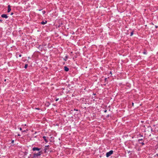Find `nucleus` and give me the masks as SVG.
<instances>
[{"instance_id":"nucleus-4","label":"nucleus","mask_w":158,"mask_h":158,"mask_svg":"<svg viewBox=\"0 0 158 158\" xmlns=\"http://www.w3.org/2000/svg\"><path fill=\"white\" fill-rule=\"evenodd\" d=\"M1 17L3 18L7 19L8 18V16L6 14H2L1 15Z\"/></svg>"},{"instance_id":"nucleus-35","label":"nucleus","mask_w":158,"mask_h":158,"mask_svg":"<svg viewBox=\"0 0 158 158\" xmlns=\"http://www.w3.org/2000/svg\"><path fill=\"white\" fill-rule=\"evenodd\" d=\"M25 131H26L25 130H24V131H22V132H25Z\"/></svg>"},{"instance_id":"nucleus-27","label":"nucleus","mask_w":158,"mask_h":158,"mask_svg":"<svg viewBox=\"0 0 158 158\" xmlns=\"http://www.w3.org/2000/svg\"><path fill=\"white\" fill-rule=\"evenodd\" d=\"M19 130H20V131H22V128H21V127H20V128H19Z\"/></svg>"},{"instance_id":"nucleus-23","label":"nucleus","mask_w":158,"mask_h":158,"mask_svg":"<svg viewBox=\"0 0 158 158\" xmlns=\"http://www.w3.org/2000/svg\"><path fill=\"white\" fill-rule=\"evenodd\" d=\"M58 100H59V98H56V101H58Z\"/></svg>"},{"instance_id":"nucleus-5","label":"nucleus","mask_w":158,"mask_h":158,"mask_svg":"<svg viewBox=\"0 0 158 158\" xmlns=\"http://www.w3.org/2000/svg\"><path fill=\"white\" fill-rule=\"evenodd\" d=\"M7 7H8L7 12L8 13H9V12H10V11L11 10V8H10L11 6H10V5H8V6Z\"/></svg>"},{"instance_id":"nucleus-6","label":"nucleus","mask_w":158,"mask_h":158,"mask_svg":"<svg viewBox=\"0 0 158 158\" xmlns=\"http://www.w3.org/2000/svg\"><path fill=\"white\" fill-rule=\"evenodd\" d=\"M43 138L44 139V140L45 141L46 143H47L48 142V140H47V138H48V137L44 136L43 137Z\"/></svg>"},{"instance_id":"nucleus-24","label":"nucleus","mask_w":158,"mask_h":158,"mask_svg":"<svg viewBox=\"0 0 158 158\" xmlns=\"http://www.w3.org/2000/svg\"><path fill=\"white\" fill-rule=\"evenodd\" d=\"M35 109H36V110H40V108H35Z\"/></svg>"},{"instance_id":"nucleus-25","label":"nucleus","mask_w":158,"mask_h":158,"mask_svg":"<svg viewBox=\"0 0 158 158\" xmlns=\"http://www.w3.org/2000/svg\"><path fill=\"white\" fill-rule=\"evenodd\" d=\"M109 117V114H108V115H107L106 116V118H108V117Z\"/></svg>"},{"instance_id":"nucleus-33","label":"nucleus","mask_w":158,"mask_h":158,"mask_svg":"<svg viewBox=\"0 0 158 158\" xmlns=\"http://www.w3.org/2000/svg\"><path fill=\"white\" fill-rule=\"evenodd\" d=\"M21 56H22V55H21V54H20V55H19V57H21Z\"/></svg>"},{"instance_id":"nucleus-3","label":"nucleus","mask_w":158,"mask_h":158,"mask_svg":"<svg viewBox=\"0 0 158 158\" xmlns=\"http://www.w3.org/2000/svg\"><path fill=\"white\" fill-rule=\"evenodd\" d=\"M41 148H39L37 147H33L32 148V150L33 151H38L39 152L40 151V150L41 149Z\"/></svg>"},{"instance_id":"nucleus-15","label":"nucleus","mask_w":158,"mask_h":158,"mask_svg":"<svg viewBox=\"0 0 158 158\" xmlns=\"http://www.w3.org/2000/svg\"><path fill=\"white\" fill-rule=\"evenodd\" d=\"M27 66H28V64H25V65L24 68L25 69H27Z\"/></svg>"},{"instance_id":"nucleus-10","label":"nucleus","mask_w":158,"mask_h":158,"mask_svg":"<svg viewBox=\"0 0 158 158\" xmlns=\"http://www.w3.org/2000/svg\"><path fill=\"white\" fill-rule=\"evenodd\" d=\"M45 105L46 106L48 107L50 105V103L49 102H47L46 103Z\"/></svg>"},{"instance_id":"nucleus-32","label":"nucleus","mask_w":158,"mask_h":158,"mask_svg":"<svg viewBox=\"0 0 158 158\" xmlns=\"http://www.w3.org/2000/svg\"><path fill=\"white\" fill-rule=\"evenodd\" d=\"M104 112L105 113H106L107 112V110H105L104 111Z\"/></svg>"},{"instance_id":"nucleus-11","label":"nucleus","mask_w":158,"mask_h":158,"mask_svg":"<svg viewBox=\"0 0 158 158\" xmlns=\"http://www.w3.org/2000/svg\"><path fill=\"white\" fill-rule=\"evenodd\" d=\"M48 150V149L46 148L45 147V148L44 149V152L45 153H46L47 152V150Z\"/></svg>"},{"instance_id":"nucleus-20","label":"nucleus","mask_w":158,"mask_h":158,"mask_svg":"<svg viewBox=\"0 0 158 158\" xmlns=\"http://www.w3.org/2000/svg\"><path fill=\"white\" fill-rule=\"evenodd\" d=\"M139 135L140 136V137H142L143 136V135H141V134H139Z\"/></svg>"},{"instance_id":"nucleus-16","label":"nucleus","mask_w":158,"mask_h":158,"mask_svg":"<svg viewBox=\"0 0 158 158\" xmlns=\"http://www.w3.org/2000/svg\"><path fill=\"white\" fill-rule=\"evenodd\" d=\"M42 13H43V15H44V14H45V13H46L45 11H44V10H43V11H42Z\"/></svg>"},{"instance_id":"nucleus-26","label":"nucleus","mask_w":158,"mask_h":158,"mask_svg":"<svg viewBox=\"0 0 158 158\" xmlns=\"http://www.w3.org/2000/svg\"><path fill=\"white\" fill-rule=\"evenodd\" d=\"M158 156V154H156V155L155 156Z\"/></svg>"},{"instance_id":"nucleus-21","label":"nucleus","mask_w":158,"mask_h":158,"mask_svg":"<svg viewBox=\"0 0 158 158\" xmlns=\"http://www.w3.org/2000/svg\"><path fill=\"white\" fill-rule=\"evenodd\" d=\"M49 146V145H48L45 146V148H46V147H48Z\"/></svg>"},{"instance_id":"nucleus-39","label":"nucleus","mask_w":158,"mask_h":158,"mask_svg":"<svg viewBox=\"0 0 158 158\" xmlns=\"http://www.w3.org/2000/svg\"><path fill=\"white\" fill-rule=\"evenodd\" d=\"M4 81H6V79H5L4 80Z\"/></svg>"},{"instance_id":"nucleus-31","label":"nucleus","mask_w":158,"mask_h":158,"mask_svg":"<svg viewBox=\"0 0 158 158\" xmlns=\"http://www.w3.org/2000/svg\"><path fill=\"white\" fill-rule=\"evenodd\" d=\"M13 14H14L12 12V13H11L10 15H13Z\"/></svg>"},{"instance_id":"nucleus-30","label":"nucleus","mask_w":158,"mask_h":158,"mask_svg":"<svg viewBox=\"0 0 158 158\" xmlns=\"http://www.w3.org/2000/svg\"><path fill=\"white\" fill-rule=\"evenodd\" d=\"M40 46H40V45H39V47H38V48H40Z\"/></svg>"},{"instance_id":"nucleus-14","label":"nucleus","mask_w":158,"mask_h":158,"mask_svg":"<svg viewBox=\"0 0 158 158\" xmlns=\"http://www.w3.org/2000/svg\"><path fill=\"white\" fill-rule=\"evenodd\" d=\"M142 140H143V139H138V142H139V143L140 142V141H142Z\"/></svg>"},{"instance_id":"nucleus-28","label":"nucleus","mask_w":158,"mask_h":158,"mask_svg":"<svg viewBox=\"0 0 158 158\" xmlns=\"http://www.w3.org/2000/svg\"><path fill=\"white\" fill-rule=\"evenodd\" d=\"M74 110L77 111L78 110L77 109H74Z\"/></svg>"},{"instance_id":"nucleus-41","label":"nucleus","mask_w":158,"mask_h":158,"mask_svg":"<svg viewBox=\"0 0 158 158\" xmlns=\"http://www.w3.org/2000/svg\"><path fill=\"white\" fill-rule=\"evenodd\" d=\"M39 10V11H40V10Z\"/></svg>"},{"instance_id":"nucleus-19","label":"nucleus","mask_w":158,"mask_h":158,"mask_svg":"<svg viewBox=\"0 0 158 158\" xmlns=\"http://www.w3.org/2000/svg\"><path fill=\"white\" fill-rule=\"evenodd\" d=\"M14 142V140H12L11 141V143H13Z\"/></svg>"},{"instance_id":"nucleus-2","label":"nucleus","mask_w":158,"mask_h":158,"mask_svg":"<svg viewBox=\"0 0 158 158\" xmlns=\"http://www.w3.org/2000/svg\"><path fill=\"white\" fill-rule=\"evenodd\" d=\"M113 153V150H110L108 152L106 153V156L107 157H108L111 155Z\"/></svg>"},{"instance_id":"nucleus-18","label":"nucleus","mask_w":158,"mask_h":158,"mask_svg":"<svg viewBox=\"0 0 158 158\" xmlns=\"http://www.w3.org/2000/svg\"><path fill=\"white\" fill-rule=\"evenodd\" d=\"M127 152L128 154L129 153L131 152L130 151H128V150H127Z\"/></svg>"},{"instance_id":"nucleus-17","label":"nucleus","mask_w":158,"mask_h":158,"mask_svg":"<svg viewBox=\"0 0 158 158\" xmlns=\"http://www.w3.org/2000/svg\"><path fill=\"white\" fill-rule=\"evenodd\" d=\"M139 143L141 144L142 145H144V143L143 142H140Z\"/></svg>"},{"instance_id":"nucleus-13","label":"nucleus","mask_w":158,"mask_h":158,"mask_svg":"<svg viewBox=\"0 0 158 158\" xmlns=\"http://www.w3.org/2000/svg\"><path fill=\"white\" fill-rule=\"evenodd\" d=\"M133 32H134V31H132L131 33V34H130V36H132L133 34Z\"/></svg>"},{"instance_id":"nucleus-29","label":"nucleus","mask_w":158,"mask_h":158,"mask_svg":"<svg viewBox=\"0 0 158 158\" xmlns=\"http://www.w3.org/2000/svg\"><path fill=\"white\" fill-rule=\"evenodd\" d=\"M155 27L156 28H157L158 27V26H157L155 25Z\"/></svg>"},{"instance_id":"nucleus-36","label":"nucleus","mask_w":158,"mask_h":158,"mask_svg":"<svg viewBox=\"0 0 158 158\" xmlns=\"http://www.w3.org/2000/svg\"><path fill=\"white\" fill-rule=\"evenodd\" d=\"M0 22L2 23V20L1 19L0 20Z\"/></svg>"},{"instance_id":"nucleus-8","label":"nucleus","mask_w":158,"mask_h":158,"mask_svg":"<svg viewBox=\"0 0 158 158\" xmlns=\"http://www.w3.org/2000/svg\"><path fill=\"white\" fill-rule=\"evenodd\" d=\"M68 55H66L65 57V58H64L63 60H64L65 61H67V59H68Z\"/></svg>"},{"instance_id":"nucleus-37","label":"nucleus","mask_w":158,"mask_h":158,"mask_svg":"<svg viewBox=\"0 0 158 158\" xmlns=\"http://www.w3.org/2000/svg\"><path fill=\"white\" fill-rule=\"evenodd\" d=\"M18 136H20V134H18Z\"/></svg>"},{"instance_id":"nucleus-34","label":"nucleus","mask_w":158,"mask_h":158,"mask_svg":"<svg viewBox=\"0 0 158 158\" xmlns=\"http://www.w3.org/2000/svg\"><path fill=\"white\" fill-rule=\"evenodd\" d=\"M151 131H153V129H152V128H151Z\"/></svg>"},{"instance_id":"nucleus-38","label":"nucleus","mask_w":158,"mask_h":158,"mask_svg":"<svg viewBox=\"0 0 158 158\" xmlns=\"http://www.w3.org/2000/svg\"><path fill=\"white\" fill-rule=\"evenodd\" d=\"M132 105L133 106L134 105V103L133 102L132 103Z\"/></svg>"},{"instance_id":"nucleus-1","label":"nucleus","mask_w":158,"mask_h":158,"mask_svg":"<svg viewBox=\"0 0 158 158\" xmlns=\"http://www.w3.org/2000/svg\"><path fill=\"white\" fill-rule=\"evenodd\" d=\"M42 151H40L38 152L37 153H34L33 154L32 158H38V156H40V155L43 154Z\"/></svg>"},{"instance_id":"nucleus-12","label":"nucleus","mask_w":158,"mask_h":158,"mask_svg":"<svg viewBox=\"0 0 158 158\" xmlns=\"http://www.w3.org/2000/svg\"><path fill=\"white\" fill-rule=\"evenodd\" d=\"M143 53L144 54H147V52L146 51H144V52H143Z\"/></svg>"},{"instance_id":"nucleus-7","label":"nucleus","mask_w":158,"mask_h":158,"mask_svg":"<svg viewBox=\"0 0 158 158\" xmlns=\"http://www.w3.org/2000/svg\"><path fill=\"white\" fill-rule=\"evenodd\" d=\"M69 69L67 66H65L64 67V70L65 71L67 72L69 71Z\"/></svg>"},{"instance_id":"nucleus-22","label":"nucleus","mask_w":158,"mask_h":158,"mask_svg":"<svg viewBox=\"0 0 158 158\" xmlns=\"http://www.w3.org/2000/svg\"><path fill=\"white\" fill-rule=\"evenodd\" d=\"M107 80V78H105V81H106Z\"/></svg>"},{"instance_id":"nucleus-9","label":"nucleus","mask_w":158,"mask_h":158,"mask_svg":"<svg viewBox=\"0 0 158 158\" xmlns=\"http://www.w3.org/2000/svg\"><path fill=\"white\" fill-rule=\"evenodd\" d=\"M47 21H45V22L44 21H42L41 23L43 25H44L46 23H47Z\"/></svg>"},{"instance_id":"nucleus-40","label":"nucleus","mask_w":158,"mask_h":158,"mask_svg":"<svg viewBox=\"0 0 158 158\" xmlns=\"http://www.w3.org/2000/svg\"><path fill=\"white\" fill-rule=\"evenodd\" d=\"M110 73L111 74H112V73H111V72H110Z\"/></svg>"}]
</instances>
